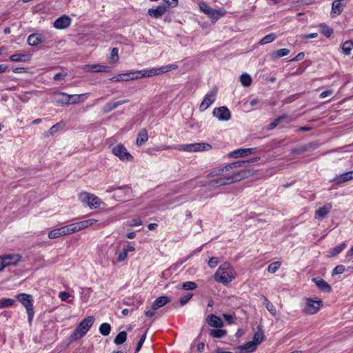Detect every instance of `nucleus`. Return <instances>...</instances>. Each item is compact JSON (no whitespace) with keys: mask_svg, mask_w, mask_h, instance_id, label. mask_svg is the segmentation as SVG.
Here are the masks:
<instances>
[{"mask_svg":"<svg viewBox=\"0 0 353 353\" xmlns=\"http://www.w3.org/2000/svg\"><path fill=\"white\" fill-rule=\"evenodd\" d=\"M260 158L255 157L247 161H237L228 163L221 168H216L207 174V178L216 176V179L209 181L192 180L189 181L188 185L193 187L204 186L209 188H216L240 181L243 179L248 178L252 173L249 170L243 169L237 170L236 169L239 168H245L249 164L256 162Z\"/></svg>","mask_w":353,"mask_h":353,"instance_id":"1","label":"nucleus"},{"mask_svg":"<svg viewBox=\"0 0 353 353\" xmlns=\"http://www.w3.org/2000/svg\"><path fill=\"white\" fill-rule=\"evenodd\" d=\"M235 277V272L228 263H224L221 265L214 275L216 281L224 285L232 282Z\"/></svg>","mask_w":353,"mask_h":353,"instance_id":"2","label":"nucleus"},{"mask_svg":"<svg viewBox=\"0 0 353 353\" xmlns=\"http://www.w3.org/2000/svg\"><path fill=\"white\" fill-rule=\"evenodd\" d=\"M94 322V318L92 316L85 318L70 334V340L76 341L84 336L89 331Z\"/></svg>","mask_w":353,"mask_h":353,"instance_id":"3","label":"nucleus"},{"mask_svg":"<svg viewBox=\"0 0 353 353\" xmlns=\"http://www.w3.org/2000/svg\"><path fill=\"white\" fill-rule=\"evenodd\" d=\"M176 63L168 64L159 68H152L150 69L137 70L136 74H139V77H151L155 75L161 74L178 68Z\"/></svg>","mask_w":353,"mask_h":353,"instance_id":"4","label":"nucleus"},{"mask_svg":"<svg viewBox=\"0 0 353 353\" xmlns=\"http://www.w3.org/2000/svg\"><path fill=\"white\" fill-rule=\"evenodd\" d=\"M17 299L26 308L28 321L30 323L34 317L33 299L30 294L21 293L17 295Z\"/></svg>","mask_w":353,"mask_h":353,"instance_id":"5","label":"nucleus"},{"mask_svg":"<svg viewBox=\"0 0 353 353\" xmlns=\"http://www.w3.org/2000/svg\"><path fill=\"white\" fill-rule=\"evenodd\" d=\"M212 148V145L207 143H194L190 144L177 145L176 150L188 152H196L208 151Z\"/></svg>","mask_w":353,"mask_h":353,"instance_id":"6","label":"nucleus"},{"mask_svg":"<svg viewBox=\"0 0 353 353\" xmlns=\"http://www.w3.org/2000/svg\"><path fill=\"white\" fill-rule=\"evenodd\" d=\"M79 199L91 209H97L100 207L101 204L103 203L96 195L85 192H81L79 194Z\"/></svg>","mask_w":353,"mask_h":353,"instance_id":"7","label":"nucleus"},{"mask_svg":"<svg viewBox=\"0 0 353 353\" xmlns=\"http://www.w3.org/2000/svg\"><path fill=\"white\" fill-rule=\"evenodd\" d=\"M199 7L200 10L209 17L213 22L216 21L225 13V11H222L221 10L213 9L205 2H200L199 3Z\"/></svg>","mask_w":353,"mask_h":353,"instance_id":"8","label":"nucleus"},{"mask_svg":"<svg viewBox=\"0 0 353 353\" xmlns=\"http://www.w3.org/2000/svg\"><path fill=\"white\" fill-rule=\"evenodd\" d=\"M112 152L122 161H132L133 157L121 143L117 144L112 149Z\"/></svg>","mask_w":353,"mask_h":353,"instance_id":"9","label":"nucleus"},{"mask_svg":"<svg viewBox=\"0 0 353 353\" xmlns=\"http://www.w3.org/2000/svg\"><path fill=\"white\" fill-rule=\"evenodd\" d=\"M323 306V301L321 299H307L304 312L309 314H316Z\"/></svg>","mask_w":353,"mask_h":353,"instance_id":"10","label":"nucleus"},{"mask_svg":"<svg viewBox=\"0 0 353 353\" xmlns=\"http://www.w3.org/2000/svg\"><path fill=\"white\" fill-rule=\"evenodd\" d=\"M81 230L87 228L90 226H94L95 230H99L104 228L110 223L109 221H105L99 223V220L94 218H89L81 221H79Z\"/></svg>","mask_w":353,"mask_h":353,"instance_id":"11","label":"nucleus"},{"mask_svg":"<svg viewBox=\"0 0 353 353\" xmlns=\"http://www.w3.org/2000/svg\"><path fill=\"white\" fill-rule=\"evenodd\" d=\"M217 90L213 89L209 91L204 97L199 105V110L201 112L207 110L216 100Z\"/></svg>","mask_w":353,"mask_h":353,"instance_id":"12","label":"nucleus"},{"mask_svg":"<svg viewBox=\"0 0 353 353\" xmlns=\"http://www.w3.org/2000/svg\"><path fill=\"white\" fill-rule=\"evenodd\" d=\"M212 114L219 121H227L231 118L230 111L225 106L215 108L212 111Z\"/></svg>","mask_w":353,"mask_h":353,"instance_id":"13","label":"nucleus"},{"mask_svg":"<svg viewBox=\"0 0 353 353\" xmlns=\"http://www.w3.org/2000/svg\"><path fill=\"white\" fill-rule=\"evenodd\" d=\"M256 148H239L228 154V158L238 159L245 157L255 152Z\"/></svg>","mask_w":353,"mask_h":353,"instance_id":"14","label":"nucleus"},{"mask_svg":"<svg viewBox=\"0 0 353 353\" xmlns=\"http://www.w3.org/2000/svg\"><path fill=\"white\" fill-rule=\"evenodd\" d=\"M136 71H131L126 73L119 74L112 77L110 81L112 82L128 81L129 80L137 79L139 76L135 75Z\"/></svg>","mask_w":353,"mask_h":353,"instance_id":"15","label":"nucleus"},{"mask_svg":"<svg viewBox=\"0 0 353 353\" xmlns=\"http://www.w3.org/2000/svg\"><path fill=\"white\" fill-rule=\"evenodd\" d=\"M46 39V37L43 33L31 34L28 36L27 42L31 46H37L43 43Z\"/></svg>","mask_w":353,"mask_h":353,"instance_id":"16","label":"nucleus"},{"mask_svg":"<svg viewBox=\"0 0 353 353\" xmlns=\"http://www.w3.org/2000/svg\"><path fill=\"white\" fill-rule=\"evenodd\" d=\"M70 24L71 19L68 16L62 15L54 21L53 26L56 29L61 30L67 28Z\"/></svg>","mask_w":353,"mask_h":353,"instance_id":"17","label":"nucleus"},{"mask_svg":"<svg viewBox=\"0 0 353 353\" xmlns=\"http://www.w3.org/2000/svg\"><path fill=\"white\" fill-rule=\"evenodd\" d=\"M4 265L6 267L17 265L21 259L20 255L17 254H8L2 255Z\"/></svg>","mask_w":353,"mask_h":353,"instance_id":"18","label":"nucleus"},{"mask_svg":"<svg viewBox=\"0 0 353 353\" xmlns=\"http://www.w3.org/2000/svg\"><path fill=\"white\" fill-rule=\"evenodd\" d=\"M169 9L165 4H160L156 8H150L148 14L153 18H159L163 15Z\"/></svg>","mask_w":353,"mask_h":353,"instance_id":"19","label":"nucleus"},{"mask_svg":"<svg viewBox=\"0 0 353 353\" xmlns=\"http://www.w3.org/2000/svg\"><path fill=\"white\" fill-rule=\"evenodd\" d=\"M332 208V205L330 203H326L323 207L319 208L315 212V218L317 219H322L327 216Z\"/></svg>","mask_w":353,"mask_h":353,"instance_id":"20","label":"nucleus"},{"mask_svg":"<svg viewBox=\"0 0 353 353\" xmlns=\"http://www.w3.org/2000/svg\"><path fill=\"white\" fill-rule=\"evenodd\" d=\"M129 100L125 99V100H121L115 102H108L107 103L103 108L102 111L103 113L106 114L108 113L113 110L116 109L119 106L125 104L126 103H128Z\"/></svg>","mask_w":353,"mask_h":353,"instance_id":"21","label":"nucleus"},{"mask_svg":"<svg viewBox=\"0 0 353 353\" xmlns=\"http://www.w3.org/2000/svg\"><path fill=\"white\" fill-rule=\"evenodd\" d=\"M312 280L323 292L330 293L332 292V287L323 279L313 278Z\"/></svg>","mask_w":353,"mask_h":353,"instance_id":"22","label":"nucleus"},{"mask_svg":"<svg viewBox=\"0 0 353 353\" xmlns=\"http://www.w3.org/2000/svg\"><path fill=\"white\" fill-rule=\"evenodd\" d=\"M283 121H287V122L289 123L292 121V118L287 114L281 115L274 119L272 122L269 123L267 126V129L268 130H272Z\"/></svg>","mask_w":353,"mask_h":353,"instance_id":"23","label":"nucleus"},{"mask_svg":"<svg viewBox=\"0 0 353 353\" xmlns=\"http://www.w3.org/2000/svg\"><path fill=\"white\" fill-rule=\"evenodd\" d=\"M206 321L210 326L213 327L221 328L223 326V323L221 318L214 314L209 315L206 319Z\"/></svg>","mask_w":353,"mask_h":353,"instance_id":"24","label":"nucleus"},{"mask_svg":"<svg viewBox=\"0 0 353 353\" xmlns=\"http://www.w3.org/2000/svg\"><path fill=\"white\" fill-rule=\"evenodd\" d=\"M86 70L91 72H109L111 70V68L108 65H103L100 64H94L86 65Z\"/></svg>","mask_w":353,"mask_h":353,"instance_id":"25","label":"nucleus"},{"mask_svg":"<svg viewBox=\"0 0 353 353\" xmlns=\"http://www.w3.org/2000/svg\"><path fill=\"white\" fill-rule=\"evenodd\" d=\"M170 301V299L167 296H162L157 298L152 304L153 310H158L164 306Z\"/></svg>","mask_w":353,"mask_h":353,"instance_id":"26","label":"nucleus"},{"mask_svg":"<svg viewBox=\"0 0 353 353\" xmlns=\"http://www.w3.org/2000/svg\"><path fill=\"white\" fill-rule=\"evenodd\" d=\"M54 100L61 105H68V94L65 92H55L53 94Z\"/></svg>","mask_w":353,"mask_h":353,"instance_id":"27","label":"nucleus"},{"mask_svg":"<svg viewBox=\"0 0 353 353\" xmlns=\"http://www.w3.org/2000/svg\"><path fill=\"white\" fill-rule=\"evenodd\" d=\"M353 179V170L343 173L334 179L336 183H342Z\"/></svg>","mask_w":353,"mask_h":353,"instance_id":"28","label":"nucleus"},{"mask_svg":"<svg viewBox=\"0 0 353 353\" xmlns=\"http://www.w3.org/2000/svg\"><path fill=\"white\" fill-rule=\"evenodd\" d=\"M342 2L345 0H335L332 3L331 14L332 17L340 14L343 11Z\"/></svg>","mask_w":353,"mask_h":353,"instance_id":"29","label":"nucleus"},{"mask_svg":"<svg viewBox=\"0 0 353 353\" xmlns=\"http://www.w3.org/2000/svg\"><path fill=\"white\" fill-rule=\"evenodd\" d=\"M88 94V93L81 94H68V105L76 104L79 103L81 101H84L87 98Z\"/></svg>","mask_w":353,"mask_h":353,"instance_id":"30","label":"nucleus"},{"mask_svg":"<svg viewBox=\"0 0 353 353\" xmlns=\"http://www.w3.org/2000/svg\"><path fill=\"white\" fill-rule=\"evenodd\" d=\"M257 345L252 341H248L243 345L238 347V349L242 352L244 351L245 353H252L256 349Z\"/></svg>","mask_w":353,"mask_h":353,"instance_id":"31","label":"nucleus"},{"mask_svg":"<svg viewBox=\"0 0 353 353\" xmlns=\"http://www.w3.org/2000/svg\"><path fill=\"white\" fill-rule=\"evenodd\" d=\"M342 52L345 56H350L353 50V41L347 40L341 45Z\"/></svg>","mask_w":353,"mask_h":353,"instance_id":"32","label":"nucleus"},{"mask_svg":"<svg viewBox=\"0 0 353 353\" xmlns=\"http://www.w3.org/2000/svg\"><path fill=\"white\" fill-rule=\"evenodd\" d=\"M346 247V243L345 242L341 243L340 245L330 249L328 251V256L329 257H333L336 255H338L339 253H341Z\"/></svg>","mask_w":353,"mask_h":353,"instance_id":"33","label":"nucleus"},{"mask_svg":"<svg viewBox=\"0 0 353 353\" xmlns=\"http://www.w3.org/2000/svg\"><path fill=\"white\" fill-rule=\"evenodd\" d=\"M9 60L14 62L27 61L30 60V56L26 54H14L9 57Z\"/></svg>","mask_w":353,"mask_h":353,"instance_id":"34","label":"nucleus"},{"mask_svg":"<svg viewBox=\"0 0 353 353\" xmlns=\"http://www.w3.org/2000/svg\"><path fill=\"white\" fill-rule=\"evenodd\" d=\"M148 139V134L145 130H142L137 136V145L139 146L144 144Z\"/></svg>","mask_w":353,"mask_h":353,"instance_id":"35","label":"nucleus"},{"mask_svg":"<svg viewBox=\"0 0 353 353\" xmlns=\"http://www.w3.org/2000/svg\"><path fill=\"white\" fill-rule=\"evenodd\" d=\"M289 53H290V50L288 49L282 48V49H279L278 50L274 51L271 54V57L273 59H279L283 57L287 56Z\"/></svg>","mask_w":353,"mask_h":353,"instance_id":"36","label":"nucleus"},{"mask_svg":"<svg viewBox=\"0 0 353 353\" xmlns=\"http://www.w3.org/2000/svg\"><path fill=\"white\" fill-rule=\"evenodd\" d=\"M263 305L266 307V309L269 311V312L273 316H276V310L273 305L266 297H264Z\"/></svg>","mask_w":353,"mask_h":353,"instance_id":"37","label":"nucleus"},{"mask_svg":"<svg viewBox=\"0 0 353 353\" xmlns=\"http://www.w3.org/2000/svg\"><path fill=\"white\" fill-rule=\"evenodd\" d=\"M276 37H277V36L275 33L268 34L260 40V41L259 42V44L262 46V45H265V44L270 43L274 41L276 39Z\"/></svg>","mask_w":353,"mask_h":353,"instance_id":"38","label":"nucleus"},{"mask_svg":"<svg viewBox=\"0 0 353 353\" xmlns=\"http://www.w3.org/2000/svg\"><path fill=\"white\" fill-rule=\"evenodd\" d=\"M252 81V77L248 73H243L240 76V82L244 87L250 85Z\"/></svg>","mask_w":353,"mask_h":353,"instance_id":"39","label":"nucleus"},{"mask_svg":"<svg viewBox=\"0 0 353 353\" xmlns=\"http://www.w3.org/2000/svg\"><path fill=\"white\" fill-rule=\"evenodd\" d=\"M127 339V333L125 331L120 332L115 337L114 343L116 345L123 344Z\"/></svg>","mask_w":353,"mask_h":353,"instance_id":"40","label":"nucleus"},{"mask_svg":"<svg viewBox=\"0 0 353 353\" xmlns=\"http://www.w3.org/2000/svg\"><path fill=\"white\" fill-rule=\"evenodd\" d=\"M227 334V332L225 330L221 329H214L210 330V334L214 338H222L225 336Z\"/></svg>","mask_w":353,"mask_h":353,"instance_id":"41","label":"nucleus"},{"mask_svg":"<svg viewBox=\"0 0 353 353\" xmlns=\"http://www.w3.org/2000/svg\"><path fill=\"white\" fill-rule=\"evenodd\" d=\"M264 339V334L262 330H259L254 334L252 341L256 345H259Z\"/></svg>","mask_w":353,"mask_h":353,"instance_id":"42","label":"nucleus"},{"mask_svg":"<svg viewBox=\"0 0 353 353\" xmlns=\"http://www.w3.org/2000/svg\"><path fill=\"white\" fill-rule=\"evenodd\" d=\"M15 304V301L12 299H0V309L12 307Z\"/></svg>","mask_w":353,"mask_h":353,"instance_id":"43","label":"nucleus"},{"mask_svg":"<svg viewBox=\"0 0 353 353\" xmlns=\"http://www.w3.org/2000/svg\"><path fill=\"white\" fill-rule=\"evenodd\" d=\"M197 288L196 283L193 281H186L181 284V287L178 286V288H181L185 290H193Z\"/></svg>","mask_w":353,"mask_h":353,"instance_id":"44","label":"nucleus"},{"mask_svg":"<svg viewBox=\"0 0 353 353\" xmlns=\"http://www.w3.org/2000/svg\"><path fill=\"white\" fill-rule=\"evenodd\" d=\"M111 331V326L108 323H102L99 327V332L103 336H108Z\"/></svg>","mask_w":353,"mask_h":353,"instance_id":"45","label":"nucleus"},{"mask_svg":"<svg viewBox=\"0 0 353 353\" xmlns=\"http://www.w3.org/2000/svg\"><path fill=\"white\" fill-rule=\"evenodd\" d=\"M62 232H61V228L54 229L49 232L48 237L50 239H57L62 236Z\"/></svg>","mask_w":353,"mask_h":353,"instance_id":"46","label":"nucleus"},{"mask_svg":"<svg viewBox=\"0 0 353 353\" xmlns=\"http://www.w3.org/2000/svg\"><path fill=\"white\" fill-rule=\"evenodd\" d=\"M281 263L279 261H276L270 263L268 265V270L270 273H275L280 268Z\"/></svg>","mask_w":353,"mask_h":353,"instance_id":"47","label":"nucleus"},{"mask_svg":"<svg viewBox=\"0 0 353 353\" xmlns=\"http://www.w3.org/2000/svg\"><path fill=\"white\" fill-rule=\"evenodd\" d=\"M177 145H161L157 146L154 148L156 151H161V150H176Z\"/></svg>","mask_w":353,"mask_h":353,"instance_id":"48","label":"nucleus"},{"mask_svg":"<svg viewBox=\"0 0 353 353\" xmlns=\"http://www.w3.org/2000/svg\"><path fill=\"white\" fill-rule=\"evenodd\" d=\"M306 151H308V147H306L305 145L299 146L296 148H294L291 153L293 154H301Z\"/></svg>","mask_w":353,"mask_h":353,"instance_id":"49","label":"nucleus"},{"mask_svg":"<svg viewBox=\"0 0 353 353\" xmlns=\"http://www.w3.org/2000/svg\"><path fill=\"white\" fill-rule=\"evenodd\" d=\"M110 59L113 63H116L119 60V50L117 48L112 49Z\"/></svg>","mask_w":353,"mask_h":353,"instance_id":"50","label":"nucleus"},{"mask_svg":"<svg viewBox=\"0 0 353 353\" xmlns=\"http://www.w3.org/2000/svg\"><path fill=\"white\" fill-rule=\"evenodd\" d=\"M345 266L343 265H336L333 271H332V275H337V274H343L344 272H345Z\"/></svg>","mask_w":353,"mask_h":353,"instance_id":"51","label":"nucleus"},{"mask_svg":"<svg viewBox=\"0 0 353 353\" xmlns=\"http://www.w3.org/2000/svg\"><path fill=\"white\" fill-rule=\"evenodd\" d=\"M321 32L325 37H330L332 34L333 30L330 27L325 26H322Z\"/></svg>","mask_w":353,"mask_h":353,"instance_id":"52","label":"nucleus"},{"mask_svg":"<svg viewBox=\"0 0 353 353\" xmlns=\"http://www.w3.org/2000/svg\"><path fill=\"white\" fill-rule=\"evenodd\" d=\"M192 296H193V294L192 293H188L185 295H184L183 296H182L180 299V304H181V305H185L191 299Z\"/></svg>","mask_w":353,"mask_h":353,"instance_id":"53","label":"nucleus"},{"mask_svg":"<svg viewBox=\"0 0 353 353\" xmlns=\"http://www.w3.org/2000/svg\"><path fill=\"white\" fill-rule=\"evenodd\" d=\"M163 4H165L168 8H174L178 5V0H163Z\"/></svg>","mask_w":353,"mask_h":353,"instance_id":"54","label":"nucleus"},{"mask_svg":"<svg viewBox=\"0 0 353 353\" xmlns=\"http://www.w3.org/2000/svg\"><path fill=\"white\" fill-rule=\"evenodd\" d=\"M219 261H220L218 257L213 256L210 259V260L208 261V265L210 268H214L218 265Z\"/></svg>","mask_w":353,"mask_h":353,"instance_id":"55","label":"nucleus"},{"mask_svg":"<svg viewBox=\"0 0 353 353\" xmlns=\"http://www.w3.org/2000/svg\"><path fill=\"white\" fill-rule=\"evenodd\" d=\"M223 319L228 322V324L231 325L234 323V321L235 319L234 315L230 314H223Z\"/></svg>","mask_w":353,"mask_h":353,"instance_id":"56","label":"nucleus"},{"mask_svg":"<svg viewBox=\"0 0 353 353\" xmlns=\"http://www.w3.org/2000/svg\"><path fill=\"white\" fill-rule=\"evenodd\" d=\"M61 232H62L63 236L72 234L70 224L61 227Z\"/></svg>","mask_w":353,"mask_h":353,"instance_id":"57","label":"nucleus"},{"mask_svg":"<svg viewBox=\"0 0 353 353\" xmlns=\"http://www.w3.org/2000/svg\"><path fill=\"white\" fill-rule=\"evenodd\" d=\"M59 297L61 299L62 301H68L69 303H71V301L68 300L70 294L66 292H59Z\"/></svg>","mask_w":353,"mask_h":353,"instance_id":"58","label":"nucleus"},{"mask_svg":"<svg viewBox=\"0 0 353 353\" xmlns=\"http://www.w3.org/2000/svg\"><path fill=\"white\" fill-rule=\"evenodd\" d=\"M145 338H146V332L144 334H143V336L141 337V339L137 344V346L136 347V350H135L136 353H137L141 349V347L145 340Z\"/></svg>","mask_w":353,"mask_h":353,"instance_id":"59","label":"nucleus"},{"mask_svg":"<svg viewBox=\"0 0 353 353\" xmlns=\"http://www.w3.org/2000/svg\"><path fill=\"white\" fill-rule=\"evenodd\" d=\"M127 256H128V253L123 249V250L118 255L117 261L122 262L124 260H125Z\"/></svg>","mask_w":353,"mask_h":353,"instance_id":"60","label":"nucleus"},{"mask_svg":"<svg viewBox=\"0 0 353 353\" xmlns=\"http://www.w3.org/2000/svg\"><path fill=\"white\" fill-rule=\"evenodd\" d=\"M72 233L81 230L79 222L70 224Z\"/></svg>","mask_w":353,"mask_h":353,"instance_id":"61","label":"nucleus"},{"mask_svg":"<svg viewBox=\"0 0 353 353\" xmlns=\"http://www.w3.org/2000/svg\"><path fill=\"white\" fill-rule=\"evenodd\" d=\"M59 128L60 124L56 123L50 128L49 132L50 134H53L54 132H57L59 130Z\"/></svg>","mask_w":353,"mask_h":353,"instance_id":"62","label":"nucleus"},{"mask_svg":"<svg viewBox=\"0 0 353 353\" xmlns=\"http://www.w3.org/2000/svg\"><path fill=\"white\" fill-rule=\"evenodd\" d=\"M66 75H67L66 73H61V72L57 73L54 74L53 79H54V80H63L65 79Z\"/></svg>","mask_w":353,"mask_h":353,"instance_id":"63","label":"nucleus"},{"mask_svg":"<svg viewBox=\"0 0 353 353\" xmlns=\"http://www.w3.org/2000/svg\"><path fill=\"white\" fill-rule=\"evenodd\" d=\"M332 93H333V90H327L322 92L320 94V97L321 99H324V98H325L327 97L330 96Z\"/></svg>","mask_w":353,"mask_h":353,"instance_id":"64","label":"nucleus"}]
</instances>
